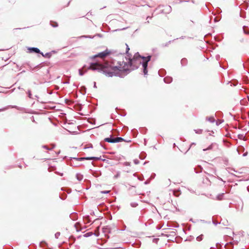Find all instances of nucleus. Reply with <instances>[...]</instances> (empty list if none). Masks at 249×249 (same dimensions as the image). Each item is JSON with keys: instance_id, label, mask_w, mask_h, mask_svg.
Returning <instances> with one entry per match:
<instances>
[{"instance_id": "1", "label": "nucleus", "mask_w": 249, "mask_h": 249, "mask_svg": "<svg viewBox=\"0 0 249 249\" xmlns=\"http://www.w3.org/2000/svg\"><path fill=\"white\" fill-rule=\"evenodd\" d=\"M150 56H148L147 57H141L140 55L137 57L136 56L132 59L129 60V64H127L124 61L119 62L118 65L113 68L109 67L108 64L103 65L99 63H93L90 64L88 69L102 71L108 76H112L118 74L117 71L120 72L126 71L129 70L130 67H132V69L137 68L138 66H133V65L135 63L138 65L142 64L143 69V73L145 75L147 73V63L150 60Z\"/></svg>"}, {"instance_id": "2", "label": "nucleus", "mask_w": 249, "mask_h": 249, "mask_svg": "<svg viewBox=\"0 0 249 249\" xmlns=\"http://www.w3.org/2000/svg\"><path fill=\"white\" fill-rule=\"evenodd\" d=\"M124 139L121 137H117L115 138H107L105 139V141L108 142H122Z\"/></svg>"}, {"instance_id": "3", "label": "nucleus", "mask_w": 249, "mask_h": 249, "mask_svg": "<svg viewBox=\"0 0 249 249\" xmlns=\"http://www.w3.org/2000/svg\"><path fill=\"white\" fill-rule=\"evenodd\" d=\"M110 53V52L108 50L99 53L98 54L95 56V57H99L102 59H104Z\"/></svg>"}, {"instance_id": "4", "label": "nucleus", "mask_w": 249, "mask_h": 249, "mask_svg": "<svg viewBox=\"0 0 249 249\" xmlns=\"http://www.w3.org/2000/svg\"><path fill=\"white\" fill-rule=\"evenodd\" d=\"M29 53H40V50L37 48H29L28 49Z\"/></svg>"}, {"instance_id": "5", "label": "nucleus", "mask_w": 249, "mask_h": 249, "mask_svg": "<svg viewBox=\"0 0 249 249\" xmlns=\"http://www.w3.org/2000/svg\"><path fill=\"white\" fill-rule=\"evenodd\" d=\"M215 145V143H211L208 147L204 148L203 149V150L204 151H207V150H212L213 148V146Z\"/></svg>"}, {"instance_id": "6", "label": "nucleus", "mask_w": 249, "mask_h": 249, "mask_svg": "<svg viewBox=\"0 0 249 249\" xmlns=\"http://www.w3.org/2000/svg\"><path fill=\"white\" fill-rule=\"evenodd\" d=\"M87 71L85 70V66H84L82 69L79 70V74L80 75L82 76Z\"/></svg>"}, {"instance_id": "7", "label": "nucleus", "mask_w": 249, "mask_h": 249, "mask_svg": "<svg viewBox=\"0 0 249 249\" xmlns=\"http://www.w3.org/2000/svg\"><path fill=\"white\" fill-rule=\"evenodd\" d=\"M164 81L165 83H170L172 81V78L171 77H165Z\"/></svg>"}, {"instance_id": "8", "label": "nucleus", "mask_w": 249, "mask_h": 249, "mask_svg": "<svg viewBox=\"0 0 249 249\" xmlns=\"http://www.w3.org/2000/svg\"><path fill=\"white\" fill-rule=\"evenodd\" d=\"M207 120L209 121L211 123H213L214 122V118L213 117H210L209 118H207Z\"/></svg>"}, {"instance_id": "9", "label": "nucleus", "mask_w": 249, "mask_h": 249, "mask_svg": "<svg viewBox=\"0 0 249 249\" xmlns=\"http://www.w3.org/2000/svg\"><path fill=\"white\" fill-rule=\"evenodd\" d=\"M195 131L196 134H200L202 133L203 130H202V129H195Z\"/></svg>"}, {"instance_id": "10", "label": "nucleus", "mask_w": 249, "mask_h": 249, "mask_svg": "<svg viewBox=\"0 0 249 249\" xmlns=\"http://www.w3.org/2000/svg\"><path fill=\"white\" fill-rule=\"evenodd\" d=\"M77 178L79 180H81L82 179V176L81 175H77Z\"/></svg>"}, {"instance_id": "11", "label": "nucleus", "mask_w": 249, "mask_h": 249, "mask_svg": "<svg viewBox=\"0 0 249 249\" xmlns=\"http://www.w3.org/2000/svg\"><path fill=\"white\" fill-rule=\"evenodd\" d=\"M93 159H94L93 157L82 158V159H85V160H92Z\"/></svg>"}, {"instance_id": "12", "label": "nucleus", "mask_w": 249, "mask_h": 249, "mask_svg": "<svg viewBox=\"0 0 249 249\" xmlns=\"http://www.w3.org/2000/svg\"><path fill=\"white\" fill-rule=\"evenodd\" d=\"M125 45H126V53H127V52L129 50V48L126 44H125Z\"/></svg>"}, {"instance_id": "13", "label": "nucleus", "mask_w": 249, "mask_h": 249, "mask_svg": "<svg viewBox=\"0 0 249 249\" xmlns=\"http://www.w3.org/2000/svg\"><path fill=\"white\" fill-rule=\"evenodd\" d=\"M60 235V232H57L55 234V237L56 238H58V237Z\"/></svg>"}, {"instance_id": "14", "label": "nucleus", "mask_w": 249, "mask_h": 249, "mask_svg": "<svg viewBox=\"0 0 249 249\" xmlns=\"http://www.w3.org/2000/svg\"><path fill=\"white\" fill-rule=\"evenodd\" d=\"M109 191H102L101 193L102 194H107L109 192Z\"/></svg>"}, {"instance_id": "15", "label": "nucleus", "mask_w": 249, "mask_h": 249, "mask_svg": "<svg viewBox=\"0 0 249 249\" xmlns=\"http://www.w3.org/2000/svg\"><path fill=\"white\" fill-rule=\"evenodd\" d=\"M28 96L30 98H31V91H28Z\"/></svg>"}, {"instance_id": "16", "label": "nucleus", "mask_w": 249, "mask_h": 249, "mask_svg": "<svg viewBox=\"0 0 249 249\" xmlns=\"http://www.w3.org/2000/svg\"><path fill=\"white\" fill-rule=\"evenodd\" d=\"M119 176H120V173H119V172H118V173L117 174V175H115V176H114V178H118V177H119Z\"/></svg>"}, {"instance_id": "17", "label": "nucleus", "mask_w": 249, "mask_h": 249, "mask_svg": "<svg viewBox=\"0 0 249 249\" xmlns=\"http://www.w3.org/2000/svg\"><path fill=\"white\" fill-rule=\"evenodd\" d=\"M43 148H45V149H49L47 147V146H45H45H43Z\"/></svg>"}, {"instance_id": "18", "label": "nucleus", "mask_w": 249, "mask_h": 249, "mask_svg": "<svg viewBox=\"0 0 249 249\" xmlns=\"http://www.w3.org/2000/svg\"><path fill=\"white\" fill-rule=\"evenodd\" d=\"M185 61V59H182L181 60V63H183Z\"/></svg>"}, {"instance_id": "19", "label": "nucleus", "mask_w": 249, "mask_h": 249, "mask_svg": "<svg viewBox=\"0 0 249 249\" xmlns=\"http://www.w3.org/2000/svg\"><path fill=\"white\" fill-rule=\"evenodd\" d=\"M197 239L198 241H199V239H200V238H199V237H197Z\"/></svg>"}, {"instance_id": "20", "label": "nucleus", "mask_w": 249, "mask_h": 249, "mask_svg": "<svg viewBox=\"0 0 249 249\" xmlns=\"http://www.w3.org/2000/svg\"><path fill=\"white\" fill-rule=\"evenodd\" d=\"M197 239L198 241H199V239H200V238H199V237H197Z\"/></svg>"}, {"instance_id": "21", "label": "nucleus", "mask_w": 249, "mask_h": 249, "mask_svg": "<svg viewBox=\"0 0 249 249\" xmlns=\"http://www.w3.org/2000/svg\"><path fill=\"white\" fill-rule=\"evenodd\" d=\"M53 27H55V26H57V24H56L55 25H53Z\"/></svg>"}, {"instance_id": "22", "label": "nucleus", "mask_w": 249, "mask_h": 249, "mask_svg": "<svg viewBox=\"0 0 249 249\" xmlns=\"http://www.w3.org/2000/svg\"><path fill=\"white\" fill-rule=\"evenodd\" d=\"M86 235H89V234H88V233H87Z\"/></svg>"}, {"instance_id": "23", "label": "nucleus", "mask_w": 249, "mask_h": 249, "mask_svg": "<svg viewBox=\"0 0 249 249\" xmlns=\"http://www.w3.org/2000/svg\"><path fill=\"white\" fill-rule=\"evenodd\" d=\"M86 235H89V234H88V233H87Z\"/></svg>"}, {"instance_id": "24", "label": "nucleus", "mask_w": 249, "mask_h": 249, "mask_svg": "<svg viewBox=\"0 0 249 249\" xmlns=\"http://www.w3.org/2000/svg\"><path fill=\"white\" fill-rule=\"evenodd\" d=\"M86 235H89V234H88V233H87Z\"/></svg>"}]
</instances>
